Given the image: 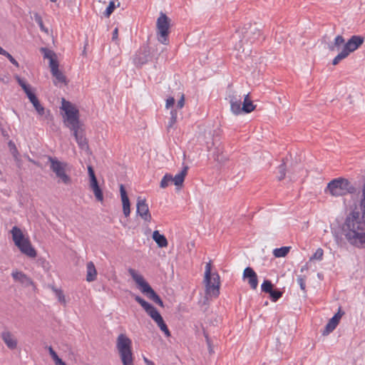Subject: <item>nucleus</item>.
<instances>
[{
	"label": "nucleus",
	"instance_id": "e433bc0d",
	"mask_svg": "<svg viewBox=\"0 0 365 365\" xmlns=\"http://www.w3.org/2000/svg\"><path fill=\"white\" fill-rule=\"evenodd\" d=\"M8 145L13 157L15 158V160H17L19 153L15 143L13 141L10 140L8 143Z\"/></svg>",
	"mask_w": 365,
	"mask_h": 365
},
{
	"label": "nucleus",
	"instance_id": "b1692460",
	"mask_svg": "<svg viewBox=\"0 0 365 365\" xmlns=\"http://www.w3.org/2000/svg\"><path fill=\"white\" fill-rule=\"evenodd\" d=\"M11 233L12 235V239L15 245H19L20 242L26 239L24 237V235L21 229L16 226L13 227L11 230Z\"/></svg>",
	"mask_w": 365,
	"mask_h": 365
},
{
	"label": "nucleus",
	"instance_id": "9b49d317",
	"mask_svg": "<svg viewBox=\"0 0 365 365\" xmlns=\"http://www.w3.org/2000/svg\"><path fill=\"white\" fill-rule=\"evenodd\" d=\"M134 299L140 304L146 313L154 320V322L159 325L164 322L162 316L159 312L151 304L146 302L138 295H134Z\"/></svg>",
	"mask_w": 365,
	"mask_h": 365
},
{
	"label": "nucleus",
	"instance_id": "4468645a",
	"mask_svg": "<svg viewBox=\"0 0 365 365\" xmlns=\"http://www.w3.org/2000/svg\"><path fill=\"white\" fill-rule=\"evenodd\" d=\"M229 101L230 103L231 111L235 115H239L241 113V100L242 96L238 94L236 91H230L228 96Z\"/></svg>",
	"mask_w": 365,
	"mask_h": 365
},
{
	"label": "nucleus",
	"instance_id": "72a5a7b5",
	"mask_svg": "<svg viewBox=\"0 0 365 365\" xmlns=\"http://www.w3.org/2000/svg\"><path fill=\"white\" fill-rule=\"evenodd\" d=\"M48 350L49 352V354L51 355V358L54 361V363L56 365L61 364L63 361L61 358L58 357L56 352L53 350V349L51 346L48 347Z\"/></svg>",
	"mask_w": 365,
	"mask_h": 365
},
{
	"label": "nucleus",
	"instance_id": "a211bd4d",
	"mask_svg": "<svg viewBox=\"0 0 365 365\" xmlns=\"http://www.w3.org/2000/svg\"><path fill=\"white\" fill-rule=\"evenodd\" d=\"M120 197L123 204V212L125 217H128L130 213V200L128 197L126 190L123 186V185H120Z\"/></svg>",
	"mask_w": 365,
	"mask_h": 365
},
{
	"label": "nucleus",
	"instance_id": "ea45409f",
	"mask_svg": "<svg viewBox=\"0 0 365 365\" xmlns=\"http://www.w3.org/2000/svg\"><path fill=\"white\" fill-rule=\"evenodd\" d=\"M53 291L55 292L59 302L61 304H66V299L63 292L56 288H53Z\"/></svg>",
	"mask_w": 365,
	"mask_h": 365
},
{
	"label": "nucleus",
	"instance_id": "4c0bfd02",
	"mask_svg": "<svg viewBox=\"0 0 365 365\" xmlns=\"http://www.w3.org/2000/svg\"><path fill=\"white\" fill-rule=\"evenodd\" d=\"M269 294L272 302H277L282 296V292L277 289H272Z\"/></svg>",
	"mask_w": 365,
	"mask_h": 365
},
{
	"label": "nucleus",
	"instance_id": "79ce46f5",
	"mask_svg": "<svg viewBox=\"0 0 365 365\" xmlns=\"http://www.w3.org/2000/svg\"><path fill=\"white\" fill-rule=\"evenodd\" d=\"M115 7H116V6L115 4V2L113 1H110L108 7L106 8V9L104 12V15L106 17L110 16V15L113 13V11H114Z\"/></svg>",
	"mask_w": 365,
	"mask_h": 365
},
{
	"label": "nucleus",
	"instance_id": "c9c22d12",
	"mask_svg": "<svg viewBox=\"0 0 365 365\" xmlns=\"http://www.w3.org/2000/svg\"><path fill=\"white\" fill-rule=\"evenodd\" d=\"M278 175L277 178L279 180H282L286 175V165L284 163H282L277 168Z\"/></svg>",
	"mask_w": 365,
	"mask_h": 365
},
{
	"label": "nucleus",
	"instance_id": "f3484780",
	"mask_svg": "<svg viewBox=\"0 0 365 365\" xmlns=\"http://www.w3.org/2000/svg\"><path fill=\"white\" fill-rule=\"evenodd\" d=\"M20 251L27 255L29 257L34 258L36 257V251L32 247L30 241L26 239L23 242H20L19 245H16Z\"/></svg>",
	"mask_w": 365,
	"mask_h": 365
},
{
	"label": "nucleus",
	"instance_id": "4d7b16f0",
	"mask_svg": "<svg viewBox=\"0 0 365 365\" xmlns=\"http://www.w3.org/2000/svg\"><path fill=\"white\" fill-rule=\"evenodd\" d=\"M88 173L89 178H93V176H96L94 170L91 165H88Z\"/></svg>",
	"mask_w": 365,
	"mask_h": 365
},
{
	"label": "nucleus",
	"instance_id": "aec40b11",
	"mask_svg": "<svg viewBox=\"0 0 365 365\" xmlns=\"http://www.w3.org/2000/svg\"><path fill=\"white\" fill-rule=\"evenodd\" d=\"M11 276L16 282H20L25 287H29L33 284L31 279L22 272L14 271L11 273Z\"/></svg>",
	"mask_w": 365,
	"mask_h": 365
},
{
	"label": "nucleus",
	"instance_id": "052dcab7",
	"mask_svg": "<svg viewBox=\"0 0 365 365\" xmlns=\"http://www.w3.org/2000/svg\"><path fill=\"white\" fill-rule=\"evenodd\" d=\"M144 361L146 364V365H154V363L151 361H150L149 359H148L147 358H144Z\"/></svg>",
	"mask_w": 365,
	"mask_h": 365
},
{
	"label": "nucleus",
	"instance_id": "864d4df0",
	"mask_svg": "<svg viewBox=\"0 0 365 365\" xmlns=\"http://www.w3.org/2000/svg\"><path fill=\"white\" fill-rule=\"evenodd\" d=\"M175 98L173 97H170L167 99L166 103H165V108H170V107H173L175 104Z\"/></svg>",
	"mask_w": 365,
	"mask_h": 365
},
{
	"label": "nucleus",
	"instance_id": "69168bd1",
	"mask_svg": "<svg viewBox=\"0 0 365 365\" xmlns=\"http://www.w3.org/2000/svg\"><path fill=\"white\" fill-rule=\"evenodd\" d=\"M52 2H56L57 0H50Z\"/></svg>",
	"mask_w": 365,
	"mask_h": 365
},
{
	"label": "nucleus",
	"instance_id": "58836bf2",
	"mask_svg": "<svg viewBox=\"0 0 365 365\" xmlns=\"http://www.w3.org/2000/svg\"><path fill=\"white\" fill-rule=\"evenodd\" d=\"M16 80L19 86L22 88L26 93L31 91L30 86L27 84L24 80L21 79L19 76H16Z\"/></svg>",
	"mask_w": 365,
	"mask_h": 365
},
{
	"label": "nucleus",
	"instance_id": "a878e982",
	"mask_svg": "<svg viewBox=\"0 0 365 365\" xmlns=\"http://www.w3.org/2000/svg\"><path fill=\"white\" fill-rule=\"evenodd\" d=\"M153 239L159 247H166L168 246V240L166 237L161 235L159 231L155 230L153 233Z\"/></svg>",
	"mask_w": 365,
	"mask_h": 365
},
{
	"label": "nucleus",
	"instance_id": "603ef678",
	"mask_svg": "<svg viewBox=\"0 0 365 365\" xmlns=\"http://www.w3.org/2000/svg\"><path fill=\"white\" fill-rule=\"evenodd\" d=\"M344 314V312L341 311V307L339 308V310L337 312V313H336L334 317H332L333 319H335L336 321H337L338 322H339L340 321V319L341 318V317Z\"/></svg>",
	"mask_w": 365,
	"mask_h": 365
},
{
	"label": "nucleus",
	"instance_id": "49530a36",
	"mask_svg": "<svg viewBox=\"0 0 365 365\" xmlns=\"http://www.w3.org/2000/svg\"><path fill=\"white\" fill-rule=\"evenodd\" d=\"M4 56H6L9 60V61L13 64L16 67H19V63L15 60V58L9 53L6 51V53H4V54L3 55Z\"/></svg>",
	"mask_w": 365,
	"mask_h": 365
},
{
	"label": "nucleus",
	"instance_id": "5701e85b",
	"mask_svg": "<svg viewBox=\"0 0 365 365\" xmlns=\"http://www.w3.org/2000/svg\"><path fill=\"white\" fill-rule=\"evenodd\" d=\"M97 271L94 263L88 262L86 264V281L88 282H93L96 279Z\"/></svg>",
	"mask_w": 365,
	"mask_h": 365
},
{
	"label": "nucleus",
	"instance_id": "6e6552de",
	"mask_svg": "<svg viewBox=\"0 0 365 365\" xmlns=\"http://www.w3.org/2000/svg\"><path fill=\"white\" fill-rule=\"evenodd\" d=\"M205 292L210 297H217L220 294V276L217 273H211V264L205 266Z\"/></svg>",
	"mask_w": 365,
	"mask_h": 365
},
{
	"label": "nucleus",
	"instance_id": "39448f33",
	"mask_svg": "<svg viewBox=\"0 0 365 365\" xmlns=\"http://www.w3.org/2000/svg\"><path fill=\"white\" fill-rule=\"evenodd\" d=\"M116 348L123 365H133L132 341L125 334H120L118 335L116 341Z\"/></svg>",
	"mask_w": 365,
	"mask_h": 365
},
{
	"label": "nucleus",
	"instance_id": "7ed1b4c3",
	"mask_svg": "<svg viewBox=\"0 0 365 365\" xmlns=\"http://www.w3.org/2000/svg\"><path fill=\"white\" fill-rule=\"evenodd\" d=\"M356 187L346 178H337L328 182L324 193L334 197H344L348 194H354Z\"/></svg>",
	"mask_w": 365,
	"mask_h": 365
},
{
	"label": "nucleus",
	"instance_id": "dca6fc26",
	"mask_svg": "<svg viewBox=\"0 0 365 365\" xmlns=\"http://www.w3.org/2000/svg\"><path fill=\"white\" fill-rule=\"evenodd\" d=\"M242 278L244 280H247V283L251 289H257L258 286V278L256 272L252 267H247L244 269Z\"/></svg>",
	"mask_w": 365,
	"mask_h": 365
},
{
	"label": "nucleus",
	"instance_id": "1a4fd4ad",
	"mask_svg": "<svg viewBox=\"0 0 365 365\" xmlns=\"http://www.w3.org/2000/svg\"><path fill=\"white\" fill-rule=\"evenodd\" d=\"M48 161L50 163L51 170L58 179V182L66 185L71 182V178L66 173L68 164L66 162L60 161L58 158L51 156H48Z\"/></svg>",
	"mask_w": 365,
	"mask_h": 365
},
{
	"label": "nucleus",
	"instance_id": "20e7f679",
	"mask_svg": "<svg viewBox=\"0 0 365 365\" xmlns=\"http://www.w3.org/2000/svg\"><path fill=\"white\" fill-rule=\"evenodd\" d=\"M128 272L133 279L137 284L139 289L142 293L145 294L148 298L153 301L155 304L162 307H164L163 302L160 297L156 294V292L150 286V284L144 279L142 275L138 274L135 269L131 268L128 269Z\"/></svg>",
	"mask_w": 365,
	"mask_h": 365
},
{
	"label": "nucleus",
	"instance_id": "393cba45",
	"mask_svg": "<svg viewBox=\"0 0 365 365\" xmlns=\"http://www.w3.org/2000/svg\"><path fill=\"white\" fill-rule=\"evenodd\" d=\"M344 43H346L344 38L338 35L335 37L334 42L328 45V49L330 51H338L342 45L344 46Z\"/></svg>",
	"mask_w": 365,
	"mask_h": 365
},
{
	"label": "nucleus",
	"instance_id": "37998d69",
	"mask_svg": "<svg viewBox=\"0 0 365 365\" xmlns=\"http://www.w3.org/2000/svg\"><path fill=\"white\" fill-rule=\"evenodd\" d=\"M49 66L51 72L58 70V63L56 58L49 61Z\"/></svg>",
	"mask_w": 365,
	"mask_h": 365
},
{
	"label": "nucleus",
	"instance_id": "a18cd8bd",
	"mask_svg": "<svg viewBox=\"0 0 365 365\" xmlns=\"http://www.w3.org/2000/svg\"><path fill=\"white\" fill-rule=\"evenodd\" d=\"M158 326L159 327L160 330L164 332V334L166 335V336H170V332L166 324L165 323V322H162L161 324H160Z\"/></svg>",
	"mask_w": 365,
	"mask_h": 365
},
{
	"label": "nucleus",
	"instance_id": "680f3d73",
	"mask_svg": "<svg viewBox=\"0 0 365 365\" xmlns=\"http://www.w3.org/2000/svg\"><path fill=\"white\" fill-rule=\"evenodd\" d=\"M308 269H309L308 264H304V266L302 267L301 272H303L304 271L308 270Z\"/></svg>",
	"mask_w": 365,
	"mask_h": 365
},
{
	"label": "nucleus",
	"instance_id": "09e8293b",
	"mask_svg": "<svg viewBox=\"0 0 365 365\" xmlns=\"http://www.w3.org/2000/svg\"><path fill=\"white\" fill-rule=\"evenodd\" d=\"M35 20L37 22V24L39 25L41 30L43 31L47 32V30L45 29V27L43 26V23L41 17L38 15H36Z\"/></svg>",
	"mask_w": 365,
	"mask_h": 365
},
{
	"label": "nucleus",
	"instance_id": "2eb2a0df",
	"mask_svg": "<svg viewBox=\"0 0 365 365\" xmlns=\"http://www.w3.org/2000/svg\"><path fill=\"white\" fill-rule=\"evenodd\" d=\"M136 207L138 215H139L145 222H150L152 217L151 215L150 214L149 207L145 202V200L139 197L137 200Z\"/></svg>",
	"mask_w": 365,
	"mask_h": 365
},
{
	"label": "nucleus",
	"instance_id": "e2e57ef3",
	"mask_svg": "<svg viewBox=\"0 0 365 365\" xmlns=\"http://www.w3.org/2000/svg\"><path fill=\"white\" fill-rule=\"evenodd\" d=\"M6 51L0 46V55H4Z\"/></svg>",
	"mask_w": 365,
	"mask_h": 365
},
{
	"label": "nucleus",
	"instance_id": "c03bdc74",
	"mask_svg": "<svg viewBox=\"0 0 365 365\" xmlns=\"http://www.w3.org/2000/svg\"><path fill=\"white\" fill-rule=\"evenodd\" d=\"M297 283L299 284L302 290L304 291L306 288L305 277L302 276H298L297 279Z\"/></svg>",
	"mask_w": 365,
	"mask_h": 365
},
{
	"label": "nucleus",
	"instance_id": "ddd939ff",
	"mask_svg": "<svg viewBox=\"0 0 365 365\" xmlns=\"http://www.w3.org/2000/svg\"><path fill=\"white\" fill-rule=\"evenodd\" d=\"M150 58V51L147 46H142L135 53L133 63L137 66L146 63Z\"/></svg>",
	"mask_w": 365,
	"mask_h": 365
},
{
	"label": "nucleus",
	"instance_id": "de8ad7c7",
	"mask_svg": "<svg viewBox=\"0 0 365 365\" xmlns=\"http://www.w3.org/2000/svg\"><path fill=\"white\" fill-rule=\"evenodd\" d=\"M26 94L32 104H34L38 101L36 95L31 91L27 92Z\"/></svg>",
	"mask_w": 365,
	"mask_h": 365
},
{
	"label": "nucleus",
	"instance_id": "3c124183",
	"mask_svg": "<svg viewBox=\"0 0 365 365\" xmlns=\"http://www.w3.org/2000/svg\"><path fill=\"white\" fill-rule=\"evenodd\" d=\"M344 314V312L341 311V307L339 308V310L337 312V313H336L334 317H332L333 319H335L336 321H337L338 322H339L340 321V319L341 318V317Z\"/></svg>",
	"mask_w": 365,
	"mask_h": 365
},
{
	"label": "nucleus",
	"instance_id": "2f4dec72",
	"mask_svg": "<svg viewBox=\"0 0 365 365\" xmlns=\"http://www.w3.org/2000/svg\"><path fill=\"white\" fill-rule=\"evenodd\" d=\"M51 73L56 79L54 81L55 84H56V83H65L66 82V77L62 73V72L59 71V69L51 72Z\"/></svg>",
	"mask_w": 365,
	"mask_h": 365
},
{
	"label": "nucleus",
	"instance_id": "13d9d810",
	"mask_svg": "<svg viewBox=\"0 0 365 365\" xmlns=\"http://www.w3.org/2000/svg\"><path fill=\"white\" fill-rule=\"evenodd\" d=\"M118 28H115L113 30V34H112V39L116 40L118 38Z\"/></svg>",
	"mask_w": 365,
	"mask_h": 365
},
{
	"label": "nucleus",
	"instance_id": "c756f323",
	"mask_svg": "<svg viewBox=\"0 0 365 365\" xmlns=\"http://www.w3.org/2000/svg\"><path fill=\"white\" fill-rule=\"evenodd\" d=\"M290 247H282L280 248H276L273 250V255L275 257H284L289 252Z\"/></svg>",
	"mask_w": 365,
	"mask_h": 365
},
{
	"label": "nucleus",
	"instance_id": "f03ea898",
	"mask_svg": "<svg viewBox=\"0 0 365 365\" xmlns=\"http://www.w3.org/2000/svg\"><path fill=\"white\" fill-rule=\"evenodd\" d=\"M260 35V30L255 24H248L242 29L237 30L231 37V41L234 45V49L238 52L237 53V56L242 58L240 53H245V56L249 55L250 50L248 48L247 51L245 52L243 42L244 40L246 41V43L248 42L253 43L259 38Z\"/></svg>",
	"mask_w": 365,
	"mask_h": 365
},
{
	"label": "nucleus",
	"instance_id": "0e129e2a",
	"mask_svg": "<svg viewBox=\"0 0 365 365\" xmlns=\"http://www.w3.org/2000/svg\"><path fill=\"white\" fill-rule=\"evenodd\" d=\"M59 365H66V363L63 361V363H61V364H59Z\"/></svg>",
	"mask_w": 365,
	"mask_h": 365
},
{
	"label": "nucleus",
	"instance_id": "cd10ccee",
	"mask_svg": "<svg viewBox=\"0 0 365 365\" xmlns=\"http://www.w3.org/2000/svg\"><path fill=\"white\" fill-rule=\"evenodd\" d=\"M339 322L335 319L331 318L327 325L325 326L324 330L323 331V335H327L332 332L338 325Z\"/></svg>",
	"mask_w": 365,
	"mask_h": 365
},
{
	"label": "nucleus",
	"instance_id": "f704fd0d",
	"mask_svg": "<svg viewBox=\"0 0 365 365\" xmlns=\"http://www.w3.org/2000/svg\"><path fill=\"white\" fill-rule=\"evenodd\" d=\"M261 289L263 292L269 293L273 289V284L269 280H264L261 285Z\"/></svg>",
	"mask_w": 365,
	"mask_h": 365
},
{
	"label": "nucleus",
	"instance_id": "a19ab883",
	"mask_svg": "<svg viewBox=\"0 0 365 365\" xmlns=\"http://www.w3.org/2000/svg\"><path fill=\"white\" fill-rule=\"evenodd\" d=\"M324 255V250L322 248H318L314 254L310 257V260H322Z\"/></svg>",
	"mask_w": 365,
	"mask_h": 365
},
{
	"label": "nucleus",
	"instance_id": "6e6d98bb",
	"mask_svg": "<svg viewBox=\"0 0 365 365\" xmlns=\"http://www.w3.org/2000/svg\"><path fill=\"white\" fill-rule=\"evenodd\" d=\"M90 179V187L96 186L98 185V180L96 176H93V178H89Z\"/></svg>",
	"mask_w": 365,
	"mask_h": 365
},
{
	"label": "nucleus",
	"instance_id": "423d86ee",
	"mask_svg": "<svg viewBox=\"0 0 365 365\" xmlns=\"http://www.w3.org/2000/svg\"><path fill=\"white\" fill-rule=\"evenodd\" d=\"M61 108L65 112L63 118L66 127L71 130L80 126L78 110L71 102L62 98Z\"/></svg>",
	"mask_w": 365,
	"mask_h": 365
},
{
	"label": "nucleus",
	"instance_id": "bb28decb",
	"mask_svg": "<svg viewBox=\"0 0 365 365\" xmlns=\"http://www.w3.org/2000/svg\"><path fill=\"white\" fill-rule=\"evenodd\" d=\"M255 107L256 106L253 104L252 101L249 98V95L247 94L245 96L242 106L241 107V113H249L253 111L255 109Z\"/></svg>",
	"mask_w": 365,
	"mask_h": 365
},
{
	"label": "nucleus",
	"instance_id": "f257e3e1",
	"mask_svg": "<svg viewBox=\"0 0 365 365\" xmlns=\"http://www.w3.org/2000/svg\"><path fill=\"white\" fill-rule=\"evenodd\" d=\"M361 212L351 211L345 217L340 226L341 232H332L334 241L339 247L347 245L356 249L365 248V182L359 202Z\"/></svg>",
	"mask_w": 365,
	"mask_h": 365
},
{
	"label": "nucleus",
	"instance_id": "c85d7f7f",
	"mask_svg": "<svg viewBox=\"0 0 365 365\" xmlns=\"http://www.w3.org/2000/svg\"><path fill=\"white\" fill-rule=\"evenodd\" d=\"M178 112L177 109H172L170 111V118L167 124V130L169 132L173 128L177 122Z\"/></svg>",
	"mask_w": 365,
	"mask_h": 365
},
{
	"label": "nucleus",
	"instance_id": "412c9836",
	"mask_svg": "<svg viewBox=\"0 0 365 365\" xmlns=\"http://www.w3.org/2000/svg\"><path fill=\"white\" fill-rule=\"evenodd\" d=\"M80 126L77 127L76 129H71V130L73 131V135L76 138V140L78 145V146L82 150H88V144L86 138L84 137V135L80 132L79 130Z\"/></svg>",
	"mask_w": 365,
	"mask_h": 365
},
{
	"label": "nucleus",
	"instance_id": "473e14b6",
	"mask_svg": "<svg viewBox=\"0 0 365 365\" xmlns=\"http://www.w3.org/2000/svg\"><path fill=\"white\" fill-rule=\"evenodd\" d=\"M91 188L93 190L96 200L98 201L102 202L103 200V194L99 185H98Z\"/></svg>",
	"mask_w": 365,
	"mask_h": 365
},
{
	"label": "nucleus",
	"instance_id": "bf43d9fd",
	"mask_svg": "<svg viewBox=\"0 0 365 365\" xmlns=\"http://www.w3.org/2000/svg\"><path fill=\"white\" fill-rule=\"evenodd\" d=\"M205 338H206V341H207V345H208V347H209V351L211 353V352H212V349L211 347L210 339H209L207 336H205Z\"/></svg>",
	"mask_w": 365,
	"mask_h": 365
},
{
	"label": "nucleus",
	"instance_id": "0eeeda50",
	"mask_svg": "<svg viewBox=\"0 0 365 365\" xmlns=\"http://www.w3.org/2000/svg\"><path fill=\"white\" fill-rule=\"evenodd\" d=\"M364 42L361 36L354 35L344 43L342 50L333 59L332 64L337 65L341 61L347 58L349 54L357 50Z\"/></svg>",
	"mask_w": 365,
	"mask_h": 365
},
{
	"label": "nucleus",
	"instance_id": "7c9ffc66",
	"mask_svg": "<svg viewBox=\"0 0 365 365\" xmlns=\"http://www.w3.org/2000/svg\"><path fill=\"white\" fill-rule=\"evenodd\" d=\"M40 51L43 55V58H48L49 61L56 57V53L47 48L42 47L40 48Z\"/></svg>",
	"mask_w": 365,
	"mask_h": 365
},
{
	"label": "nucleus",
	"instance_id": "8fccbe9b",
	"mask_svg": "<svg viewBox=\"0 0 365 365\" xmlns=\"http://www.w3.org/2000/svg\"><path fill=\"white\" fill-rule=\"evenodd\" d=\"M344 314V312L341 311V307L339 308V310L337 312V313H336L334 317H332L333 319H335L336 321H337L338 322H339L340 321V319L341 318V317Z\"/></svg>",
	"mask_w": 365,
	"mask_h": 365
},
{
	"label": "nucleus",
	"instance_id": "9d476101",
	"mask_svg": "<svg viewBox=\"0 0 365 365\" xmlns=\"http://www.w3.org/2000/svg\"><path fill=\"white\" fill-rule=\"evenodd\" d=\"M170 19L161 12L160 16L157 19L156 28L157 36L159 42L164 45L169 43L168 35L170 34Z\"/></svg>",
	"mask_w": 365,
	"mask_h": 365
},
{
	"label": "nucleus",
	"instance_id": "5fc2aeb1",
	"mask_svg": "<svg viewBox=\"0 0 365 365\" xmlns=\"http://www.w3.org/2000/svg\"><path fill=\"white\" fill-rule=\"evenodd\" d=\"M185 105V96L183 94L181 95L180 100L177 103V108L181 109Z\"/></svg>",
	"mask_w": 365,
	"mask_h": 365
},
{
	"label": "nucleus",
	"instance_id": "4be33fe9",
	"mask_svg": "<svg viewBox=\"0 0 365 365\" xmlns=\"http://www.w3.org/2000/svg\"><path fill=\"white\" fill-rule=\"evenodd\" d=\"M33 106L38 114L43 118V119L47 120L48 121L53 120V115H51L50 110H46L44 107L41 105L38 101L33 104Z\"/></svg>",
	"mask_w": 365,
	"mask_h": 365
},
{
	"label": "nucleus",
	"instance_id": "6ab92c4d",
	"mask_svg": "<svg viewBox=\"0 0 365 365\" xmlns=\"http://www.w3.org/2000/svg\"><path fill=\"white\" fill-rule=\"evenodd\" d=\"M1 338L10 349H15L17 346V339L9 331H4L1 334Z\"/></svg>",
	"mask_w": 365,
	"mask_h": 365
},
{
	"label": "nucleus",
	"instance_id": "f8f14e48",
	"mask_svg": "<svg viewBox=\"0 0 365 365\" xmlns=\"http://www.w3.org/2000/svg\"><path fill=\"white\" fill-rule=\"evenodd\" d=\"M188 168L185 166L178 174L173 177L170 174H165L160 181V187L161 188L167 187L170 183L173 182L176 186H182L187 175Z\"/></svg>",
	"mask_w": 365,
	"mask_h": 365
}]
</instances>
